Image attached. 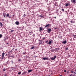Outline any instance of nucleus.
<instances>
[{
    "instance_id": "f257e3e1",
    "label": "nucleus",
    "mask_w": 76,
    "mask_h": 76,
    "mask_svg": "<svg viewBox=\"0 0 76 76\" xmlns=\"http://www.w3.org/2000/svg\"><path fill=\"white\" fill-rule=\"evenodd\" d=\"M56 56H54V58H53V57H51L50 58L52 60H54L56 59Z\"/></svg>"
},
{
    "instance_id": "f03ea898",
    "label": "nucleus",
    "mask_w": 76,
    "mask_h": 76,
    "mask_svg": "<svg viewBox=\"0 0 76 76\" xmlns=\"http://www.w3.org/2000/svg\"><path fill=\"white\" fill-rule=\"evenodd\" d=\"M42 59H43V60H50V59H49V58H48L44 57Z\"/></svg>"
},
{
    "instance_id": "7ed1b4c3",
    "label": "nucleus",
    "mask_w": 76,
    "mask_h": 76,
    "mask_svg": "<svg viewBox=\"0 0 76 76\" xmlns=\"http://www.w3.org/2000/svg\"><path fill=\"white\" fill-rule=\"evenodd\" d=\"M71 2L72 3L75 4V3H76V1L75 0H72Z\"/></svg>"
},
{
    "instance_id": "20e7f679",
    "label": "nucleus",
    "mask_w": 76,
    "mask_h": 76,
    "mask_svg": "<svg viewBox=\"0 0 76 76\" xmlns=\"http://www.w3.org/2000/svg\"><path fill=\"white\" fill-rule=\"evenodd\" d=\"M51 26V24H48L45 26V28L49 27V26Z\"/></svg>"
},
{
    "instance_id": "39448f33",
    "label": "nucleus",
    "mask_w": 76,
    "mask_h": 76,
    "mask_svg": "<svg viewBox=\"0 0 76 76\" xmlns=\"http://www.w3.org/2000/svg\"><path fill=\"white\" fill-rule=\"evenodd\" d=\"M48 33H50V32H51V29L50 28H49V29H48Z\"/></svg>"
},
{
    "instance_id": "423d86ee",
    "label": "nucleus",
    "mask_w": 76,
    "mask_h": 76,
    "mask_svg": "<svg viewBox=\"0 0 76 76\" xmlns=\"http://www.w3.org/2000/svg\"><path fill=\"white\" fill-rule=\"evenodd\" d=\"M15 23L16 25H19V22H18V21H16L15 22Z\"/></svg>"
},
{
    "instance_id": "0eeeda50",
    "label": "nucleus",
    "mask_w": 76,
    "mask_h": 76,
    "mask_svg": "<svg viewBox=\"0 0 76 76\" xmlns=\"http://www.w3.org/2000/svg\"><path fill=\"white\" fill-rule=\"evenodd\" d=\"M62 43H63V44H66V43H67V41H66V40H65V41H64L63 42H62Z\"/></svg>"
},
{
    "instance_id": "6e6552de",
    "label": "nucleus",
    "mask_w": 76,
    "mask_h": 76,
    "mask_svg": "<svg viewBox=\"0 0 76 76\" xmlns=\"http://www.w3.org/2000/svg\"><path fill=\"white\" fill-rule=\"evenodd\" d=\"M75 22L74 20H72L71 21V23H75Z\"/></svg>"
},
{
    "instance_id": "1a4fd4ad",
    "label": "nucleus",
    "mask_w": 76,
    "mask_h": 76,
    "mask_svg": "<svg viewBox=\"0 0 76 76\" xmlns=\"http://www.w3.org/2000/svg\"><path fill=\"white\" fill-rule=\"evenodd\" d=\"M4 53H2V58H1V59H3L4 58Z\"/></svg>"
},
{
    "instance_id": "9d476101",
    "label": "nucleus",
    "mask_w": 76,
    "mask_h": 76,
    "mask_svg": "<svg viewBox=\"0 0 76 76\" xmlns=\"http://www.w3.org/2000/svg\"><path fill=\"white\" fill-rule=\"evenodd\" d=\"M51 43H52V42H51V41H49L48 42V44H51Z\"/></svg>"
},
{
    "instance_id": "9b49d317",
    "label": "nucleus",
    "mask_w": 76,
    "mask_h": 76,
    "mask_svg": "<svg viewBox=\"0 0 76 76\" xmlns=\"http://www.w3.org/2000/svg\"><path fill=\"white\" fill-rule=\"evenodd\" d=\"M32 72V70L30 69L28 70V73H30V72Z\"/></svg>"
},
{
    "instance_id": "f8f14e48",
    "label": "nucleus",
    "mask_w": 76,
    "mask_h": 76,
    "mask_svg": "<svg viewBox=\"0 0 76 76\" xmlns=\"http://www.w3.org/2000/svg\"><path fill=\"white\" fill-rule=\"evenodd\" d=\"M2 37H3V35H2V34H0V38H2Z\"/></svg>"
},
{
    "instance_id": "ddd939ff",
    "label": "nucleus",
    "mask_w": 76,
    "mask_h": 76,
    "mask_svg": "<svg viewBox=\"0 0 76 76\" xmlns=\"http://www.w3.org/2000/svg\"><path fill=\"white\" fill-rule=\"evenodd\" d=\"M34 46H33V47L31 48V49H34Z\"/></svg>"
},
{
    "instance_id": "4468645a",
    "label": "nucleus",
    "mask_w": 76,
    "mask_h": 76,
    "mask_svg": "<svg viewBox=\"0 0 76 76\" xmlns=\"http://www.w3.org/2000/svg\"><path fill=\"white\" fill-rule=\"evenodd\" d=\"M7 16L8 17L9 16V14H7Z\"/></svg>"
},
{
    "instance_id": "2eb2a0df",
    "label": "nucleus",
    "mask_w": 76,
    "mask_h": 76,
    "mask_svg": "<svg viewBox=\"0 0 76 76\" xmlns=\"http://www.w3.org/2000/svg\"><path fill=\"white\" fill-rule=\"evenodd\" d=\"M42 28L41 27H40V31H42Z\"/></svg>"
},
{
    "instance_id": "dca6fc26",
    "label": "nucleus",
    "mask_w": 76,
    "mask_h": 76,
    "mask_svg": "<svg viewBox=\"0 0 76 76\" xmlns=\"http://www.w3.org/2000/svg\"><path fill=\"white\" fill-rule=\"evenodd\" d=\"M0 25L1 26H3V24L1 23H0Z\"/></svg>"
},
{
    "instance_id": "f3484780",
    "label": "nucleus",
    "mask_w": 76,
    "mask_h": 76,
    "mask_svg": "<svg viewBox=\"0 0 76 76\" xmlns=\"http://www.w3.org/2000/svg\"><path fill=\"white\" fill-rule=\"evenodd\" d=\"M21 74V72H18V75H20Z\"/></svg>"
},
{
    "instance_id": "a211bd4d",
    "label": "nucleus",
    "mask_w": 76,
    "mask_h": 76,
    "mask_svg": "<svg viewBox=\"0 0 76 76\" xmlns=\"http://www.w3.org/2000/svg\"><path fill=\"white\" fill-rule=\"evenodd\" d=\"M68 6V4H66L65 5L66 7H67V6Z\"/></svg>"
},
{
    "instance_id": "6ab92c4d",
    "label": "nucleus",
    "mask_w": 76,
    "mask_h": 76,
    "mask_svg": "<svg viewBox=\"0 0 76 76\" xmlns=\"http://www.w3.org/2000/svg\"><path fill=\"white\" fill-rule=\"evenodd\" d=\"M6 69H3V71H6Z\"/></svg>"
},
{
    "instance_id": "aec40b11",
    "label": "nucleus",
    "mask_w": 76,
    "mask_h": 76,
    "mask_svg": "<svg viewBox=\"0 0 76 76\" xmlns=\"http://www.w3.org/2000/svg\"><path fill=\"white\" fill-rule=\"evenodd\" d=\"M14 31V30H11V32H13Z\"/></svg>"
},
{
    "instance_id": "412c9836",
    "label": "nucleus",
    "mask_w": 76,
    "mask_h": 76,
    "mask_svg": "<svg viewBox=\"0 0 76 76\" xmlns=\"http://www.w3.org/2000/svg\"><path fill=\"white\" fill-rule=\"evenodd\" d=\"M74 38H76V35H74Z\"/></svg>"
},
{
    "instance_id": "4be33fe9",
    "label": "nucleus",
    "mask_w": 76,
    "mask_h": 76,
    "mask_svg": "<svg viewBox=\"0 0 76 76\" xmlns=\"http://www.w3.org/2000/svg\"><path fill=\"white\" fill-rule=\"evenodd\" d=\"M18 61H21V60L20 59H18Z\"/></svg>"
},
{
    "instance_id": "5701e85b",
    "label": "nucleus",
    "mask_w": 76,
    "mask_h": 76,
    "mask_svg": "<svg viewBox=\"0 0 76 76\" xmlns=\"http://www.w3.org/2000/svg\"><path fill=\"white\" fill-rule=\"evenodd\" d=\"M48 42V41H46V43H47V42Z\"/></svg>"
},
{
    "instance_id": "b1692460",
    "label": "nucleus",
    "mask_w": 76,
    "mask_h": 76,
    "mask_svg": "<svg viewBox=\"0 0 76 76\" xmlns=\"http://www.w3.org/2000/svg\"><path fill=\"white\" fill-rule=\"evenodd\" d=\"M64 72H66V70H64Z\"/></svg>"
},
{
    "instance_id": "393cba45",
    "label": "nucleus",
    "mask_w": 76,
    "mask_h": 76,
    "mask_svg": "<svg viewBox=\"0 0 76 76\" xmlns=\"http://www.w3.org/2000/svg\"><path fill=\"white\" fill-rule=\"evenodd\" d=\"M55 29H57V28H55Z\"/></svg>"
},
{
    "instance_id": "a878e982",
    "label": "nucleus",
    "mask_w": 76,
    "mask_h": 76,
    "mask_svg": "<svg viewBox=\"0 0 76 76\" xmlns=\"http://www.w3.org/2000/svg\"><path fill=\"white\" fill-rule=\"evenodd\" d=\"M62 11H63V12H64V9H62Z\"/></svg>"
},
{
    "instance_id": "bb28decb",
    "label": "nucleus",
    "mask_w": 76,
    "mask_h": 76,
    "mask_svg": "<svg viewBox=\"0 0 76 76\" xmlns=\"http://www.w3.org/2000/svg\"><path fill=\"white\" fill-rule=\"evenodd\" d=\"M4 17H6V15H4Z\"/></svg>"
},
{
    "instance_id": "cd10ccee",
    "label": "nucleus",
    "mask_w": 76,
    "mask_h": 76,
    "mask_svg": "<svg viewBox=\"0 0 76 76\" xmlns=\"http://www.w3.org/2000/svg\"><path fill=\"white\" fill-rule=\"evenodd\" d=\"M71 73H73V71H72Z\"/></svg>"
},
{
    "instance_id": "c85d7f7f",
    "label": "nucleus",
    "mask_w": 76,
    "mask_h": 76,
    "mask_svg": "<svg viewBox=\"0 0 76 76\" xmlns=\"http://www.w3.org/2000/svg\"><path fill=\"white\" fill-rule=\"evenodd\" d=\"M66 50H68V48H66Z\"/></svg>"
},
{
    "instance_id": "c756f323",
    "label": "nucleus",
    "mask_w": 76,
    "mask_h": 76,
    "mask_svg": "<svg viewBox=\"0 0 76 76\" xmlns=\"http://www.w3.org/2000/svg\"><path fill=\"white\" fill-rule=\"evenodd\" d=\"M4 76H7V75H4Z\"/></svg>"
},
{
    "instance_id": "7c9ffc66",
    "label": "nucleus",
    "mask_w": 76,
    "mask_h": 76,
    "mask_svg": "<svg viewBox=\"0 0 76 76\" xmlns=\"http://www.w3.org/2000/svg\"><path fill=\"white\" fill-rule=\"evenodd\" d=\"M75 72H76V69H75Z\"/></svg>"
},
{
    "instance_id": "2f4dec72",
    "label": "nucleus",
    "mask_w": 76,
    "mask_h": 76,
    "mask_svg": "<svg viewBox=\"0 0 76 76\" xmlns=\"http://www.w3.org/2000/svg\"><path fill=\"white\" fill-rule=\"evenodd\" d=\"M54 18H56V17H55Z\"/></svg>"
},
{
    "instance_id": "473e14b6",
    "label": "nucleus",
    "mask_w": 76,
    "mask_h": 76,
    "mask_svg": "<svg viewBox=\"0 0 76 76\" xmlns=\"http://www.w3.org/2000/svg\"><path fill=\"white\" fill-rule=\"evenodd\" d=\"M9 18H10V17H9Z\"/></svg>"
},
{
    "instance_id": "72a5a7b5",
    "label": "nucleus",
    "mask_w": 76,
    "mask_h": 76,
    "mask_svg": "<svg viewBox=\"0 0 76 76\" xmlns=\"http://www.w3.org/2000/svg\"><path fill=\"white\" fill-rule=\"evenodd\" d=\"M23 54H25V53L24 52V53H23Z\"/></svg>"
},
{
    "instance_id": "f704fd0d",
    "label": "nucleus",
    "mask_w": 76,
    "mask_h": 76,
    "mask_svg": "<svg viewBox=\"0 0 76 76\" xmlns=\"http://www.w3.org/2000/svg\"><path fill=\"white\" fill-rule=\"evenodd\" d=\"M75 74H76V72L75 73Z\"/></svg>"
},
{
    "instance_id": "c9c22d12",
    "label": "nucleus",
    "mask_w": 76,
    "mask_h": 76,
    "mask_svg": "<svg viewBox=\"0 0 76 76\" xmlns=\"http://www.w3.org/2000/svg\"><path fill=\"white\" fill-rule=\"evenodd\" d=\"M74 74L75 73V72H74Z\"/></svg>"
},
{
    "instance_id": "e433bc0d",
    "label": "nucleus",
    "mask_w": 76,
    "mask_h": 76,
    "mask_svg": "<svg viewBox=\"0 0 76 76\" xmlns=\"http://www.w3.org/2000/svg\"><path fill=\"white\" fill-rule=\"evenodd\" d=\"M3 20H4L3 19Z\"/></svg>"
},
{
    "instance_id": "4c0bfd02",
    "label": "nucleus",
    "mask_w": 76,
    "mask_h": 76,
    "mask_svg": "<svg viewBox=\"0 0 76 76\" xmlns=\"http://www.w3.org/2000/svg\"><path fill=\"white\" fill-rule=\"evenodd\" d=\"M24 15H25V14H24Z\"/></svg>"
},
{
    "instance_id": "58836bf2",
    "label": "nucleus",
    "mask_w": 76,
    "mask_h": 76,
    "mask_svg": "<svg viewBox=\"0 0 76 76\" xmlns=\"http://www.w3.org/2000/svg\"><path fill=\"white\" fill-rule=\"evenodd\" d=\"M12 63H13V62H12Z\"/></svg>"
}]
</instances>
